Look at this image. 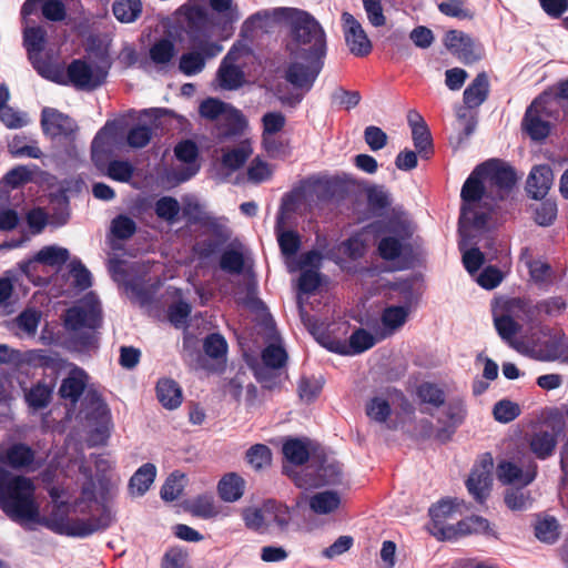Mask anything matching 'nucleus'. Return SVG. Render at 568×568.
Returning <instances> with one entry per match:
<instances>
[{
    "label": "nucleus",
    "mask_w": 568,
    "mask_h": 568,
    "mask_svg": "<svg viewBox=\"0 0 568 568\" xmlns=\"http://www.w3.org/2000/svg\"><path fill=\"white\" fill-rule=\"evenodd\" d=\"M32 174L33 171L30 168L19 165L4 174L3 182L11 187H18L32 181Z\"/></svg>",
    "instance_id": "nucleus-61"
},
{
    "label": "nucleus",
    "mask_w": 568,
    "mask_h": 568,
    "mask_svg": "<svg viewBox=\"0 0 568 568\" xmlns=\"http://www.w3.org/2000/svg\"><path fill=\"white\" fill-rule=\"evenodd\" d=\"M229 104L214 99L209 98L204 100L199 108V112L201 116L207 120H222L224 111L226 110Z\"/></svg>",
    "instance_id": "nucleus-57"
},
{
    "label": "nucleus",
    "mask_w": 568,
    "mask_h": 568,
    "mask_svg": "<svg viewBox=\"0 0 568 568\" xmlns=\"http://www.w3.org/2000/svg\"><path fill=\"white\" fill-rule=\"evenodd\" d=\"M262 146L272 158H282L288 154L287 144L277 134L262 135Z\"/></svg>",
    "instance_id": "nucleus-62"
},
{
    "label": "nucleus",
    "mask_w": 568,
    "mask_h": 568,
    "mask_svg": "<svg viewBox=\"0 0 568 568\" xmlns=\"http://www.w3.org/2000/svg\"><path fill=\"white\" fill-rule=\"evenodd\" d=\"M536 537L545 542H554L558 537V524L552 517L539 520L536 525Z\"/></svg>",
    "instance_id": "nucleus-59"
},
{
    "label": "nucleus",
    "mask_w": 568,
    "mask_h": 568,
    "mask_svg": "<svg viewBox=\"0 0 568 568\" xmlns=\"http://www.w3.org/2000/svg\"><path fill=\"white\" fill-rule=\"evenodd\" d=\"M68 371L67 377L63 378L59 393L63 398L77 402L89 385V375L87 372L71 363L64 364Z\"/></svg>",
    "instance_id": "nucleus-21"
},
{
    "label": "nucleus",
    "mask_w": 568,
    "mask_h": 568,
    "mask_svg": "<svg viewBox=\"0 0 568 568\" xmlns=\"http://www.w3.org/2000/svg\"><path fill=\"white\" fill-rule=\"evenodd\" d=\"M300 315L302 322L316 341L324 347L337 353L347 355L359 354L373 347L377 341L382 339L378 338L377 332L375 335H372L365 329H357L351 335L348 345H345L338 341L331 339L325 333L324 323H320L306 314L302 306H300Z\"/></svg>",
    "instance_id": "nucleus-7"
},
{
    "label": "nucleus",
    "mask_w": 568,
    "mask_h": 568,
    "mask_svg": "<svg viewBox=\"0 0 568 568\" xmlns=\"http://www.w3.org/2000/svg\"><path fill=\"white\" fill-rule=\"evenodd\" d=\"M273 170L261 158H255L247 168V178L253 183H262L272 176Z\"/></svg>",
    "instance_id": "nucleus-55"
},
{
    "label": "nucleus",
    "mask_w": 568,
    "mask_h": 568,
    "mask_svg": "<svg viewBox=\"0 0 568 568\" xmlns=\"http://www.w3.org/2000/svg\"><path fill=\"white\" fill-rule=\"evenodd\" d=\"M283 454L288 463L302 465L308 459L310 449L301 439H288L283 445Z\"/></svg>",
    "instance_id": "nucleus-41"
},
{
    "label": "nucleus",
    "mask_w": 568,
    "mask_h": 568,
    "mask_svg": "<svg viewBox=\"0 0 568 568\" xmlns=\"http://www.w3.org/2000/svg\"><path fill=\"white\" fill-rule=\"evenodd\" d=\"M252 153L253 149L251 142L245 140L236 148L223 151L221 160L222 166L231 172L236 171L246 162Z\"/></svg>",
    "instance_id": "nucleus-32"
},
{
    "label": "nucleus",
    "mask_w": 568,
    "mask_h": 568,
    "mask_svg": "<svg viewBox=\"0 0 568 568\" xmlns=\"http://www.w3.org/2000/svg\"><path fill=\"white\" fill-rule=\"evenodd\" d=\"M69 258V251L57 245L44 246L38 251V263L61 266Z\"/></svg>",
    "instance_id": "nucleus-42"
},
{
    "label": "nucleus",
    "mask_w": 568,
    "mask_h": 568,
    "mask_svg": "<svg viewBox=\"0 0 568 568\" xmlns=\"http://www.w3.org/2000/svg\"><path fill=\"white\" fill-rule=\"evenodd\" d=\"M554 182V174L548 165H536L527 179L528 194L538 200L547 195Z\"/></svg>",
    "instance_id": "nucleus-26"
},
{
    "label": "nucleus",
    "mask_w": 568,
    "mask_h": 568,
    "mask_svg": "<svg viewBox=\"0 0 568 568\" xmlns=\"http://www.w3.org/2000/svg\"><path fill=\"white\" fill-rule=\"evenodd\" d=\"M284 14L290 29L286 44L290 62L285 79L294 88L308 91L324 67L326 34L321 23L306 11L288 8Z\"/></svg>",
    "instance_id": "nucleus-2"
},
{
    "label": "nucleus",
    "mask_w": 568,
    "mask_h": 568,
    "mask_svg": "<svg viewBox=\"0 0 568 568\" xmlns=\"http://www.w3.org/2000/svg\"><path fill=\"white\" fill-rule=\"evenodd\" d=\"M493 467V457L488 454L483 456L466 481L469 494L478 501L485 500L489 494Z\"/></svg>",
    "instance_id": "nucleus-17"
},
{
    "label": "nucleus",
    "mask_w": 568,
    "mask_h": 568,
    "mask_svg": "<svg viewBox=\"0 0 568 568\" xmlns=\"http://www.w3.org/2000/svg\"><path fill=\"white\" fill-rule=\"evenodd\" d=\"M341 479V467L335 462L325 460L318 468L317 478L311 481L304 480L301 477L295 478V483L300 487L331 485L336 484Z\"/></svg>",
    "instance_id": "nucleus-34"
},
{
    "label": "nucleus",
    "mask_w": 568,
    "mask_h": 568,
    "mask_svg": "<svg viewBox=\"0 0 568 568\" xmlns=\"http://www.w3.org/2000/svg\"><path fill=\"white\" fill-rule=\"evenodd\" d=\"M0 508L28 529L36 523V486L30 478L14 475L0 465Z\"/></svg>",
    "instance_id": "nucleus-5"
},
{
    "label": "nucleus",
    "mask_w": 568,
    "mask_h": 568,
    "mask_svg": "<svg viewBox=\"0 0 568 568\" xmlns=\"http://www.w3.org/2000/svg\"><path fill=\"white\" fill-rule=\"evenodd\" d=\"M341 504V497L335 491H322L315 494L310 499L311 509L320 515L333 513L338 508Z\"/></svg>",
    "instance_id": "nucleus-39"
},
{
    "label": "nucleus",
    "mask_w": 568,
    "mask_h": 568,
    "mask_svg": "<svg viewBox=\"0 0 568 568\" xmlns=\"http://www.w3.org/2000/svg\"><path fill=\"white\" fill-rule=\"evenodd\" d=\"M536 477V465L528 466L525 470L511 462H500L497 467V478L506 485L518 484L526 486Z\"/></svg>",
    "instance_id": "nucleus-25"
},
{
    "label": "nucleus",
    "mask_w": 568,
    "mask_h": 568,
    "mask_svg": "<svg viewBox=\"0 0 568 568\" xmlns=\"http://www.w3.org/2000/svg\"><path fill=\"white\" fill-rule=\"evenodd\" d=\"M155 390L156 398L164 408L173 410L181 406L183 393L180 385L172 378H160Z\"/></svg>",
    "instance_id": "nucleus-27"
},
{
    "label": "nucleus",
    "mask_w": 568,
    "mask_h": 568,
    "mask_svg": "<svg viewBox=\"0 0 568 568\" xmlns=\"http://www.w3.org/2000/svg\"><path fill=\"white\" fill-rule=\"evenodd\" d=\"M488 78L479 73L464 91V102L468 108L479 106L488 94Z\"/></svg>",
    "instance_id": "nucleus-36"
},
{
    "label": "nucleus",
    "mask_w": 568,
    "mask_h": 568,
    "mask_svg": "<svg viewBox=\"0 0 568 568\" xmlns=\"http://www.w3.org/2000/svg\"><path fill=\"white\" fill-rule=\"evenodd\" d=\"M322 387L323 381L320 377H303L298 383L300 398L305 403H310L320 395Z\"/></svg>",
    "instance_id": "nucleus-50"
},
{
    "label": "nucleus",
    "mask_w": 568,
    "mask_h": 568,
    "mask_svg": "<svg viewBox=\"0 0 568 568\" xmlns=\"http://www.w3.org/2000/svg\"><path fill=\"white\" fill-rule=\"evenodd\" d=\"M288 8H278L272 11L263 10L248 17L242 24L241 33L246 39H253L258 33L268 32L276 22H285L284 11Z\"/></svg>",
    "instance_id": "nucleus-19"
},
{
    "label": "nucleus",
    "mask_w": 568,
    "mask_h": 568,
    "mask_svg": "<svg viewBox=\"0 0 568 568\" xmlns=\"http://www.w3.org/2000/svg\"><path fill=\"white\" fill-rule=\"evenodd\" d=\"M211 9L217 14L216 24L223 29L233 26L241 18V12L233 0H209Z\"/></svg>",
    "instance_id": "nucleus-33"
},
{
    "label": "nucleus",
    "mask_w": 568,
    "mask_h": 568,
    "mask_svg": "<svg viewBox=\"0 0 568 568\" xmlns=\"http://www.w3.org/2000/svg\"><path fill=\"white\" fill-rule=\"evenodd\" d=\"M264 504L267 526L270 527L275 525L278 530L285 531L292 521V513L290 508L275 500H267Z\"/></svg>",
    "instance_id": "nucleus-35"
},
{
    "label": "nucleus",
    "mask_w": 568,
    "mask_h": 568,
    "mask_svg": "<svg viewBox=\"0 0 568 568\" xmlns=\"http://www.w3.org/2000/svg\"><path fill=\"white\" fill-rule=\"evenodd\" d=\"M262 358L267 367L280 368L285 364L287 354L281 345L271 344L263 351Z\"/></svg>",
    "instance_id": "nucleus-58"
},
{
    "label": "nucleus",
    "mask_w": 568,
    "mask_h": 568,
    "mask_svg": "<svg viewBox=\"0 0 568 568\" xmlns=\"http://www.w3.org/2000/svg\"><path fill=\"white\" fill-rule=\"evenodd\" d=\"M175 54V44L171 39H160L149 50L151 61L159 67L168 65Z\"/></svg>",
    "instance_id": "nucleus-37"
},
{
    "label": "nucleus",
    "mask_w": 568,
    "mask_h": 568,
    "mask_svg": "<svg viewBox=\"0 0 568 568\" xmlns=\"http://www.w3.org/2000/svg\"><path fill=\"white\" fill-rule=\"evenodd\" d=\"M444 43L465 64L474 63L483 57L481 45L462 31H448L445 34Z\"/></svg>",
    "instance_id": "nucleus-16"
},
{
    "label": "nucleus",
    "mask_w": 568,
    "mask_h": 568,
    "mask_svg": "<svg viewBox=\"0 0 568 568\" xmlns=\"http://www.w3.org/2000/svg\"><path fill=\"white\" fill-rule=\"evenodd\" d=\"M180 212L179 202L171 196H163L155 203V213L160 219L173 222Z\"/></svg>",
    "instance_id": "nucleus-56"
},
{
    "label": "nucleus",
    "mask_w": 568,
    "mask_h": 568,
    "mask_svg": "<svg viewBox=\"0 0 568 568\" xmlns=\"http://www.w3.org/2000/svg\"><path fill=\"white\" fill-rule=\"evenodd\" d=\"M412 136L418 154L428 158L432 152V136L427 124L414 128Z\"/></svg>",
    "instance_id": "nucleus-51"
},
{
    "label": "nucleus",
    "mask_w": 568,
    "mask_h": 568,
    "mask_svg": "<svg viewBox=\"0 0 568 568\" xmlns=\"http://www.w3.org/2000/svg\"><path fill=\"white\" fill-rule=\"evenodd\" d=\"M36 285V254L18 264L0 277V306H7L12 295L24 297L30 287Z\"/></svg>",
    "instance_id": "nucleus-10"
},
{
    "label": "nucleus",
    "mask_w": 568,
    "mask_h": 568,
    "mask_svg": "<svg viewBox=\"0 0 568 568\" xmlns=\"http://www.w3.org/2000/svg\"><path fill=\"white\" fill-rule=\"evenodd\" d=\"M460 503L453 499H443L429 509L432 520L440 530H444L448 523L460 513Z\"/></svg>",
    "instance_id": "nucleus-29"
},
{
    "label": "nucleus",
    "mask_w": 568,
    "mask_h": 568,
    "mask_svg": "<svg viewBox=\"0 0 568 568\" xmlns=\"http://www.w3.org/2000/svg\"><path fill=\"white\" fill-rule=\"evenodd\" d=\"M174 153L176 160L181 162L183 166L173 168L168 173V181L179 184L187 181L197 173L200 169L197 163L199 150L193 141L184 140L175 146Z\"/></svg>",
    "instance_id": "nucleus-13"
},
{
    "label": "nucleus",
    "mask_w": 568,
    "mask_h": 568,
    "mask_svg": "<svg viewBox=\"0 0 568 568\" xmlns=\"http://www.w3.org/2000/svg\"><path fill=\"white\" fill-rule=\"evenodd\" d=\"M185 476L180 473L171 474L161 489V497L166 501L178 499L184 488Z\"/></svg>",
    "instance_id": "nucleus-48"
},
{
    "label": "nucleus",
    "mask_w": 568,
    "mask_h": 568,
    "mask_svg": "<svg viewBox=\"0 0 568 568\" xmlns=\"http://www.w3.org/2000/svg\"><path fill=\"white\" fill-rule=\"evenodd\" d=\"M254 54L248 44L239 41L232 45L222 60L216 80L224 90L241 88L246 79L244 69L253 61Z\"/></svg>",
    "instance_id": "nucleus-8"
},
{
    "label": "nucleus",
    "mask_w": 568,
    "mask_h": 568,
    "mask_svg": "<svg viewBox=\"0 0 568 568\" xmlns=\"http://www.w3.org/2000/svg\"><path fill=\"white\" fill-rule=\"evenodd\" d=\"M312 190L310 186L296 189L283 197L281 212L277 217V241L282 254L285 256V263L288 272L294 273L304 265L317 266L321 264L322 255L318 252L311 251L300 257L295 258V254L300 248L301 240L297 233L293 231L282 230V224L287 214L301 211L302 204L311 195Z\"/></svg>",
    "instance_id": "nucleus-6"
},
{
    "label": "nucleus",
    "mask_w": 568,
    "mask_h": 568,
    "mask_svg": "<svg viewBox=\"0 0 568 568\" xmlns=\"http://www.w3.org/2000/svg\"><path fill=\"white\" fill-rule=\"evenodd\" d=\"M246 460L252 468L260 470L271 465L272 453L271 449L263 444L253 445L246 452Z\"/></svg>",
    "instance_id": "nucleus-44"
},
{
    "label": "nucleus",
    "mask_w": 568,
    "mask_h": 568,
    "mask_svg": "<svg viewBox=\"0 0 568 568\" xmlns=\"http://www.w3.org/2000/svg\"><path fill=\"white\" fill-rule=\"evenodd\" d=\"M367 416L376 423H385L390 415L389 402L384 396H375L366 404Z\"/></svg>",
    "instance_id": "nucleus-43"
},
{
    "label": "nucleus",
    "mask_w": 568,
    "mask_h": 568,
    "mask_svg": "<svg viewBox=\"0 0 568 568\" xmlns=\"http://www.w3.org/2000/svg\"><path fill=\"white\" fill-rule=\"evenodd\" d=\"M374 230L372 226L364 230L363 233L355 235L344 242L342 244V248L346 255H348L351 258H357L361 257L366 248V239L365 236L369 233H372Z\"/></svg>",
    "instance_id": "nucleus-49"
},
{
    "label": "nucleus",
    "mask_w": 568,
    "mask_h": 568,
    "mask_svg": "<svg viewBox=\"0 0 568 568\" xmlns=\"http://www.w3.org/2000/svg\"><path fill=\"white\" fill-rule=\"evenodd\" d=\"M36 14V0H26L21 8V20L23 26V44L28 52V58L36 69V21L32 16Z\"/></svg>",
    "instance_id": "nucleus-24"
},
{
    "label": "nucleus",
    "mask_w": 568,
    "mask_h": 568,
    "mask_svg": "<svg viewBox=\"0 0 568 568\" xmlns=\"http://www.w3.org/2000/svg\"><path fill=\"white\" fill-rule=\"evenodd\" d=\"M494 321L496 329L501 338L506 339L513 347H515L511 338L515 336L519 328L518 324L509 315H495Z\"/></svg>",
    "instance_id": "nucleus-60"
},
{
    "label": "nucleus",
    "mask_w": 568,
    "mask_h": 568,
    "mask_svg": "<svg viewBox=\"0 0 568 568\" xmlns=\"http://www.w3.org/2000/svg\"><path fill=\"white\" fill-rule=\"evenodd\" d=\"M185 17L189 23L199 30H210L217 26L210 17L206 10L201 6H191L185 8Z\"/></svg>",
    "instance_id": "nucleus-46"
},
{
    "label": "nucleus",
    "mask_w": 568,
    "mask_h": 568,
    "mask_svg": "<svg viewBox=\"0 0 568 568\" xmlns=\"http://www.w3.org/2000/svg\"><path fill=\"white\" fill-rule=\"evenodd\" d=\"M156 476V467L153 464L146 463L142 465L132 475L129 481V494L131 497L143 496L154 483Z\"/></svg>",
    "instance_id": "nucleus-28"
},
{
    "label": "nucleus",
    "mask_w": 568,
    "mask_h": 568,
    "mask_svg": "<svg viewBox=\"0 0 568 568\" xmlns=\"http://www.w3.org/2000/svg\"><path fill=\"white\" fill-rule=\"evenodd\" d=\"M445 414L450 425H460L467 415V408L464 398L454 397L449 399L446 405Z\"/></svg>",
    "instance_id": "nucleus-54"
},
{
    "label": "nucleus",
    "mask_w": 568,
    "mask_h": 568,
    "mask_svg": "<svg viewBox=\"0 0 568 568\" xmlns=\"http://www.w3.org/2000/svg\"><path fill=\"white\" fill-rule=\"evenodd\" d=\"M92 459L100 487L99 494L91 470L83 464L79 466L85 477L81 485L62 481L47 487L51 499L50 511L41 519V523L51 530L70 537L83 538L109 527L112 523L110 511L94 516L91 510L99 500L104 503L110 490L115 486L116 483L112 480L115 462L108 454L94 455ZM38 523H40L39 517Z\"/></svg>",
    "instance_id": "nucleus-1"
},
{
    "label": "nucleus",
    "mask_w": 568,
    "mask_h": 568,
    "mask_svg": "<svg viewBox=\"0 0 568 568\" xmlns=\"http://www.w3.org/2000/svg\"><path fill=\"white\" fill-rule=\"evenodd\" d=\"M13 364L17 367V381L24 394L28 406L36 410V383L28 376L36 371V351H20L0 344V364Z\"/></svg>",
    "instance_id": "nucleus-9"
},
{
    "label": "nucleus",
    "mask_w": 568,
    "mask_h": 568,
    "mask_svg": "<svg viewBox=\"0 0 568 568\" xmlns=\"http://www.w3.org/2000/svg\"><path fill=\"white\" fill-rule=\"evenodd\" d=\"M110 230L114 237L119 240H126L134 234L136 225L131 217L126 215H119L112 220Z\"/></svg>",
    "instance_id": "nucleus-52"
},
{
    "label": "nucleus",
    "mask_w": 568,
    "mask_h": 568,
    "mask_svg": "<svg viewBox=\"0 0 568 568\" xmlns=\"http://www.w3.org/2000/svg\"><path fill=\"white\" fill-rule=\"evenodd\" d=\"M368 22L374 27H383L386 23L381 0H362Z\"/></svg>",
    "instance_id": "nucleus-63"
},
{
    "label": "nucleus",
    "mask_w": 568,
    "mask_h": 568,
    "mask_svg": "<svg viewBox=\"0 0 568 568\" xmlns=\"http://www.w3.org/2000/svg\"><path fill=\"white\" fill-rule=\"evenodd\" d=\"M544 100L537 99L527 109L524 118V128L534 140H541L549 133L548 122L544 118Z\"/></svg>",
    "instance_id": "nucleus-22"
},
{
    "label": "nucleus",
    "mask_w": 568,
    "mask_h": 568,
    "mask_svg": "<svg viewBox=\"0 0 568 568\" xmlns=\"http://www.w3.org/2000/svg\"><path fill=\"white\" fill-rule=\"evenodd\" d=\"M412 225L407 217L389 220L385 225L386 235L378 244V252L384 260H395L405 250V241L412 235Z\"/></svg>",
    "instance_id": "nucleus-12"
},
{
    "label": "nucleus",
    "mask_w": 568,
    "mask_h": 568,
    "mask_svg": "<svg viewBox=\"0 0 568 568\" xmlns=\"http://www.w3.org/2000/svg\"><path fill=\"white\" fill-rule=\"evenodd\" d=\"M460 534H483L487 536L495 535L494 529L487 519L480 516H471L458 523Z\"/></svg>",
    "instance_id": "nucleus-45"
},
{
    "label": "nucleus",
    "mask_w": 568,
    "mask_h": 568,
    "mask_svg": "<svg viewBox=\"0 0 568 568\" xmlns=\"http://www.w3.org/2000/svg\"><path fill=\"white\" fill-rule=\"evenodd\" d=\"M106 71L97 63L75 60L68 67V79L78 89L93 90L101 85Z\"/></svg>",
    "instance_id": "nucleus-15"
},
{
    "label": "nucleus",
    "mask_w": 568,
    "mask_h": 568,
    "mask_svg": "<svg viewBox=\"0 0 568 568\" xmlns=\"http://www.w3.org/2000/svg\"><path fill=\"white\" fill-rule=\"evenodd\" d=\"M342 29L349 52L356 57H366L373 49L362 23L349 12L342 13Z\"/></svg>",
    "instance_id": "nucleus-14"
},
{
    "label": "nucleus",
    "mask_w": 568,
    "mask_h": 568,
    "mask_svg": "<svg viewBox=\"0 0 568 568\" xmlns=\"http://www.w3.org/2000/svg\"><path fill=\"white\" fill-rule=\"evenodd\" d=\"M404 305H390L384 308L381 315V326L377 328L378 338H387L398 332L408 321L417 295L413 291V284L405 281L398 285Z\"/></svg>",
    "instance_id": "nucleus-11"
},
{
    "label": "nucleus",
    "mask_w": 568,
    "mask_h": 568,
    "mask_svg": "<svg viewBox=\"0 0 568 568\" xmlns=\"http://www.w3.org/2000/svg\"><path fill=\"white\" fill-rule=\"evenodd\" d=\"M244 479L235 473L223 476L217 486L220 497L227 503L239 500L244 494Z\"/></svg>",
    "instance_id": "nucleus-31"
},
{
    "label": "nucleus",
    "mask_w": 568,
    "mask_h": 568,
    "mask_svg": "<svg viewBox=\"0 0 568 568\" xmlns=\"http://www.w3.org/2000/svg\"><path fill=\"white\" fill-rule=\"evenodd\" d=\"M74 0H38L42 4L43 16L52 21L63 20L65 17V6Z\"/></svg>",
    "instance_id": "nucleus-53"
},
{
    "label": "nucleus",
    "mask_w": 568,
    "mask_h": 568,
    "mask_svg": "<svg viewBox=\"0 0 568 568\" xmlns=\"http://www.w3.org/2000/svg\"><path fill=\"white\" fill-rule=\"evenodd\" d=\"M112 417L108 406L98 400L95 404L93 423L90 424V430L88 435V444L90 446L105 445L110 438L112 430Z\"/></svg>",
    "instance_id": "nucleus-20"
},
{
    "label": "nucleus",
    "mask_w": 568,
    "mask_h": 568,
    "mask_svg": "<svg viewBox=\"0 0 568 568\" xmlns=\"http://www.w3.org/2000/svg\"><path fill=\"white\" fill-rule=\"evenodd\" d=\"M197 50L183 53L180 58L179 69L185 75L200 73L205 67V58L216 57L223 47L216 42H201Z\"/></svg>",
    "instance_id": "nucleus-18"
},
{
    "label": "nucleus",
    "mask_w": 568,
    "mask_h": 568,
    "mask_svg": "<svg viewBox=\"0 0 568 568\" xmlns=\"http://www.w3.org/2000/svg\"><path fill=\"white\" fill-rule=\"evenodd\" d=\"M34 459L33 450L24 444H14L6 453L0 450V463L8 464L13 468L29 466Z\"/></svg>",
    "instance_id": "nucleus-30"
},
{
    "label": "nucleus",
    "mask_w": 568,
    "mask_h": 568,
    "mask_svg": "<svg viewBox=\"0 0 568 568\" xmlns=\"http://www.w3.org/2000/svg\"><path fill=\"white\" fill-rule=\"evenodd\" d=\"M515 182L513 169L498 160L487 161L473 171L460 192L462 237L469 236L471 229L481 230L487 225L488 213L491 210L490 201L503 199Z\"/></svg>",
    "instance_id": "nucleus-3"
},
{
    "label": "nucleus",
    "mask_w": 568,
    "mask_h": 568,
    "mask_svg": "<svg viewBox=\"0 0 568 568\" xmlns=\"http://www.w3.org/2000/svg\"><path fill=\"white\" fill-rule=\"evenodd\" d=\"M221 122L225 123L229 129L225 132V135H235L241 133L247 125V121L242 112L232 105H227L224 111Z\"/></svg>",
    "instance_id": "nucleus-47"
},
{
    "label": "nucleus",
    "mask_w": 568,
    "mask_h": 568,
    "mask_svg": "<svg viewBox=\"0 0 568 568\" xmlns=\"http://www.w3.org/2000/svg\"><path fill=\"white\" fill-rule=\"evenodd\" d=\"M557 445L554 434L548 432H539L532 435L529 446L531 452L540 459L549 457Z\"/></svg>",
    "instance_id": "nucleus-40"
},
{
    "label": "nucleus",
    "mask_w": 568,
    "mask_h": 568,
    "mask_svg": "<svg viewBox=\"0 0 568 568\" xmlns=\"http://www.w3.org/2000/svg\"><path fill=\"white\" fill-rule=\"evenodd\" d=\"M41 125L43 132L52 138L69 135L74 131V122L54 109H43Z\"/></svg>",
    "instance_id": "nucleus-23"
},
{
    "label": "nucleus",
    "mask_w": 568,
    "mask_h": 568,
    "mask_svg": "<svg viewBox=\"0 0 568 568\" xmlns=\"http://www.w3.org/2000/svg\"><path fill=\"white\" fill-rule=\"evenodd\" d=\"M0 120L8 129H20L29 122L28 115L24 112L11 106L0 110Z\"/></svg>",
    "instance_id": "nucleus-64"
},
{
    "label": "nucleus",
    "mask_w": 568,
    "mask_h": 568,
    "mask_svg": "<svg viewBox=\"0 0 568 568\" xmlns=\"http://www.w3.org/2000/svg\"><path fill=\"white\" fill-rule=\"evenodd\" d=\"M65 333L64 345L78 353L97 348V331L102 323L100 301L92 292L68 307L61 316Z\"/></svg>",
    "instance_id": "nucleus-4"
},
{
    "label": "nucleus",
    "mask_w": 568,
    "mask_h": 568,
    "mask_svg": "<svg viewBox=\"0 0 568 568\" xmlns=\"http://www.w3.org/2000/svg\"><path fill=\"white\" fill-rule=\"evenodd\" d=\"M113 14L122 23L134 22L142 12L141 0H115Z\"/></svg>",
    "instance_id": "nucleus-38"
}]
</instances>
